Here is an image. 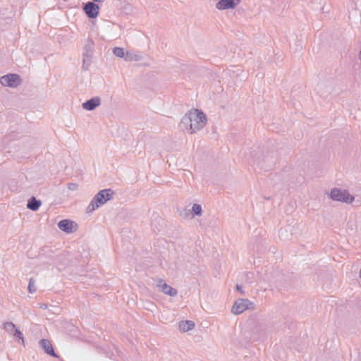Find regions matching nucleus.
Here are the masks:
<instances>
[{"instance_id": "nucleus-1", "label": "nucleus", "mask_w": 361, "mask_h": 361, "mask_svg": "<svg viewBox=\"0 0 361 361\" xmlns=\"http://www.w3.org/2000/svg\"><path fill=\"white\" fill-rule=\"evenodd\" d=\"M207 123L206 114L198 109H191L181 118L179 128L188 134H195L203 129Z\"/></svg>"}, {"instance_id": "nucleus-2", "label": "nucleus", "mask_w": 361, "mask_h": 361, "mask_svg": "<svg viewBox=\"0 0 361 361\" xmlns=\"http://www.w3.org/2000/svg\"><path fill=\"white\" fill-rule=\"evenodd\" d=\"M114 192L111 189H103L97 192L86 208L87 213H92L107 201L113 198Z\"/></svg>"}, {"instance_id": "nucleus-3", "label": "nucleus", "mask_w": 361, "mask_h": 361, "mask_svg": "<svg viewBox=\"0 0 361 361\" xmlns=\"http://www.w3.org/2000/svg\"><path fill=\"white\" fill-rule=\"evenodd\" d=\"M329 197L334 201L342 202L347 204L352 203L355 197L348 190L337 188L330 190Z\"/></svg>"}, {"instance_id": "nucleus-4", "label": "nucleus", "mask_w": 361, "mask_h": 361, "mask_svg": "<svg viewBox=\"0 0 361 361\" xmlns=\"http://www.w3.org/2000/svg\"><path fill=\"white\" fill-rule=\"evenodd\" d=\"M255 304L248 299L239 298L236 300L231 308V312L238 315L247 310H255Z\"/></svg>"}, {"instance_id": "nucleus-5", "label": "nucleus", "mask_w": 361, "mask_h": 361, "mask_svg": "<svg viewBox=\"0 0 361 361\" xmlns=\"http://www.w3.org/2000/svg\"><path fill=\"white\" fill-rule=\"evenodd\" d=\"M21 82L20 77L15 73L7 74L0 78V83L5 87H17Z\"/></svg>"}, {"instance_id": "nucleus-6", "label": "nucleus", "mask_w": 361, "mask_h": 361, "mask_svg": "<svg viewBox=\"0 0 361 361\" xmlns=\"http://www.w3.org/2000/svg\"><path fill=\"white\" fill-rule=\"evenodd\" d=\"M241 2V0H219L215 4L218 11H225L235 8Z\"/></svg>"}, {"instance_id": "nucleus-7", "label": "nucleus", "mask_w": 361, "mask_h": 361, "mask_svg": "<svg viewBox=\"0 0 361 361\" xmlns=\"http://www.w3.org/2000/svg\"><path fill=\"white\" fill-rule=\"evenodd\" d=\"M157 287L164 294L174 297L178 294L176 289L173 288L171 286L168 285L166 281L162 279H159L157 281Z\"/></svg>"}, {"instance_id": "nucleus-8", "label": "nucleus", "mask_w": 361, "mask_h": 361, "mask_svg": "<svg viewBox=\"0 0 361 361\" xmlns=\"http://www.w3.org/2000/svg\"><path fill=\"white\" fill-rule=\"evenodd\" d=\"M83 11L90 18H96L99 14V6L96 3L89 1L85 4Z\"/></svg>"}, {"instance_id": "nucleus-9", "label": "nucleus", "mask_w": 361, "mask_h": 361, "mask_svg": "<svg viewBox=\"0 0 361 361\" xmlns=\"http://www.w3.org/2000/svg\"><path fill=\"white\" fill-rule=\"evenodd\" d=\"M58 227L66 233H72L76 231L77 224L70 219H63L58 223Z\"/></svg>"}, {"instance_id": "nucleus-10", "label": "nucleus", "mask_w": 361, "mask_h": 361, "mask_svg": "<svg viewBox=\"0 0 361 361\" xmlns=\"http://www.w3.org/2000/svg\"><path fill=\"white\" fill-rule=\"evenodd\" d=\"M39 344L47 354L54 357H58V355L55 353L53 345L50 341L42 338L39 341Z\"/></svg>"}, {"instance_id": "nucleus-11", "label": "nucleus", "mask_w": 361, "mask_h": 361, "mask_svg": "<svg viewBox=\"0 0 361 361\" xmlns=\"http://www.w3.org/2000/svg\"><path fill=\"white\" fill-rule=\"evenodd\" d=\"M101 104V99L99 97H94L85 102L82 103V106L87 111H92Z\"/></svg>"}, {"instance_id": "nucleus-12", "label": "nucleus", "mask_w": 361, "mask_h": 361, "mask_svg": "<svg viewBox=\"0 0 361 361\" xmlns=\"http://www.w3.org/2000/svg\"><path fill=\"white\" fill-rule=\"evenodd\" d=\"M124 60L126 61H139L142 59V56L133 51H126Z\"/></svg>"}, {"instance_id": "nucleus-13", "label": "nucleus", "mask_w": 361, "mask_h": 361, "mask_svg": "<svg viewBox=\"0 0 361 361\" xmlns=\"http://www.w3.org/2000/svg\"><path fill=\"white\" fill-rule=\"evenodd\" d=\"M195 327V323L190 320L181 321L178 324L179 330L182 332H187Z\"/></svg>"}, {"instance_id": "nucleus-14", "label": "nucleus", "mask_w": 361, "mask_h": 361, "mask_svg": "<svg viewBox=\"0 0 361 361\" xmlns=\"http://www.w3.org/2000/svg\"><path fill=\"white\" fill-rule=\"evenodd\" d=\"M42 204L40 200H37L35 197H32L27 204V207L32 211H37Z\"/></svg>"}, {"instance_id": "nucleus-15", "label": "nucleus", "mask_w": 361, "mask_h": 361, "mask_svg": "<svg viewBox=\"0 0 361 361\" xmlns=\"http://www.w3.org/2000/svg\"><path fill=\"white\" fill-rule=\"evenodd\" d=\"M92 56V51H85L83 53V68L87 70L90 64V58Z\"/></svg>"}, {"instance_id": "nucleus-16", "label": "nucleus", "mask_w": 361, "mask_h": 361, "mask_svg": "<svg viewBox=\"0 0 361 361\" xmlns=\"http://www.w3.org/2000/svg\"><path fill=\"white\" fill-rule=\"evenodd\" d=\"M191 214L192 217L195 216H202V208L200 204H193L191 209Z\"/></svg>"}, {"instance_id": "nucleus-17", "label": "nucleus", "mask_w": 361, "mask_h": 361, "mask_svg": "<svg viewBox=\"0 0 361 361\" xmlns=\"http://www.w3.org/2000/svg\"><path fill=\"white\" fill-rule=\"evenodd\" d=\"M113 54L118 57V58H121V59H124L125 58V53H126V50L123 48V47H116L114 48H113Z\"/></svg>"}, {"instance_id": "nucleus-18", "label": "nucleus", "mask_w": 361, "mask_h": 361, "mask_svg": "<svg viewBox=\"0 0 361 361\" xmlns=\"http://www.w3.org/2000/svg\"><path fill=\"white\" fill-rule=\"evenodd\" d=\"M16 329V326L11 322H6L4 324V329L9 334H13Z\"/></svg>"}, {"instance_id": "nucleus-19", "label": "nucleus", "mask_w": 361, "mask_h": 361, "mask_svg": "<svg viewBox=\"0 0 361 361\" xmlns=\"http://www.w3.org/2000/svg\"><path fill=\"white\" fill-rule=\"evenodd\" d=\"M13 335L14 336H16V338H18L19 340H20L23 345L25 344V339H24L23 333L20 331V330L18 328H17L14 331Z\"/></svg>"}, {"instance_id": "nucleus-20", "label": "nucleus", "mask_w": 361, "mask_h": 361, "mask_svg": "<svg viewBox=\"0 0 361 361\" xmlns=\"http://www.w3.org/2000/svg\"><path fill=\"white\" fill-rule=\"evenodd\" d=\"M27 288L30 293H33L36 290V288L35 286V280L32 278H30L29 280V284H28Z\"/></svg>"}, {"instance_id": "nucleus-21", "label": "nucleus", "mask_w": 361, "mask_h": 361, "mask_svg": "<svg viewBox=\"0 0 361 361\" xmlns=\"http://www.w3.org/2000/svg\"><path fill=\"white\" fill-rule=\"evenodd\" d=\"M179 216L183 219H188L189 217V211L187 209H183L179 211Z\"/></svg>"}, {"instance_id": "nucleus-22", "label": "nucleus", "mask_w": 361, "mask_h": 361, "mask_svg": "<svg viewBox=\"0 0 361 361\" xmlns=\"http://www.w3.org/2000/svg\"><path fill=\"white\" fill-rule=\"evenodd\" d=\"M93 44L94 43L92 39H88L87 44L85 46V51H89L92 52V48L93 47Z\"/></svg>"}, {"instance_id": "nucleus-23", "label": "nucleus", "mask_w": 361, "mask_h": 361, "mask_svg": "<svg viewBox=\"0 0 361 361\" xmlns=\"http://www.w3.org/2000/svg\"><path fill=\"white\" fill-rule=\"evenodd\" d=\"M67 187H68V190L73 191V190H76L78 189V184L74 183H69L67 185Z\"/></svg>"}, {"instance_id": "nucleus-24", "label": "nucleus", "mask_w": 361, "mask_h": 361, "mask_svg": "<svg viewBox=\"0 0 361 361\" xmlns=\"http://www.w3.org/2000/svg\"><path fill=\"white\" fill-rule=\"evenodd\" d=\"M236 290L239 291L242 295L245 294V292L243 290L242 287L238 284L236 285Z\"/></svg>"}, {"instance_id": "nucleus-25", "label": "nucleus", "mask_w": 361, "mask_h": 361, "mask_svg": "<svg viewBox=\"0 0 361 361\" xmlns=\"http://www.w3.org/2000/svg\"><path fill=\"white\" fill-rule=\"evenodd\" d=\"M39 307L42 308V309H47V305L46 304H40L39 305Z\"/></svg>"}, {"instance_id": "nucleus-26", "label": "nucleus", "mask_w": 361, "mask_h": 361, "mask_svg": "<svg viewBox=\"0 0 361 361\" xmlns=\"http://www.w3.org/2000/svg\"><path fill=\"white\" fill-rule=\"evenodd\" d=\"M94 3H102L104 0H92Z\"/></svg>"}, {"instance_id": "nucleus-27", "label": "nucleus", "mask_w": 361, "mask_h": 361, "mask_svg": "<svg viewBox=\"0 0 361 361\" xmlns=\"http://www.w3.org/2000/svg\"><path fill=\"white\" fill-rule=\"evenodd\" d=\"M358 58L361 61V50L359 52Z\"/></svg>"}]
</instances>
